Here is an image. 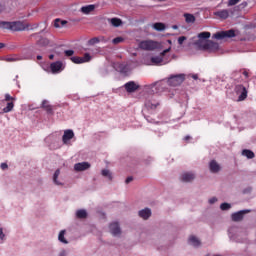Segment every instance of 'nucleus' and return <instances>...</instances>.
<instances>
[{"instance_id": "nucleus-27", "label": "nucleus", "mask_w": 256, "mask_h": 256, "mask_svg": "<svg viewBox=\"0 0 256 256\" xmlns=\"http://www.w3.org/2000/svg\"><path fill=\"white\" fill-rule=\"evenodd\" d=\"M153 29L156 31H165V25L161 22H157L153 25Z\"/></svg>"}, {"instance_id": "nucleus-59", "label": "nucleus", "mask_w": 256, "mask_h": 256, "mask_svg": "<svg viewBox=\"0 0 256 256\" xmlns=\"http://www.w3.org/2000/svg\"><path fill=\"white\" fill-rule=\"evenodd\" d=\"M168 43H171V40H168Z\"/></svg>"}, {"instance_id": "nucleus-56", "label": "nucleus", "mask_w": 256, "mask_h": 256, "mask_svg": "<svg viewBox=\"0 0 256 256\" xmlns=\"http://www.w3.org/2000/svg\"><path fill=\"white\" fill-rule=\"evenodd\" d=\"M54 58H55V55H53V54L49 56V59H51V60H53Z\"/></svg>"}, {"instance_id": "nucleus-17", "label": "nucleus", "mask_w": 256, "mask_h": 256, "mask_svg": "<svg viewBox=\"0 0 256 256\" xmlns=\"http://www.w3.org/2000/svg\"><path fill=\"white\" fill-rule=\"evenodd\" d=\"M195 179V174L193 173H184L181 176V181H183V183H191V181H193Z\"/></svg>"}, {"instance_id": "nucleus-19", "label": "nucleus", "mask_w": 256, "mask_h": 256, "mask_svg": "<svg viewBox=\"0 0 256 256\" xmlns=\"http://www.w3.org/2000/svg\"><path fill=\"white\" fill-rule=\"evenodd\" d=\"M189 243L193 245V247H201V240L196 236H190L188 239Z\"/></svg>"}, {"instance_id": "nucleus-8", "label": "nucleus", "mask_w": 256, "mask_h": 256, "mask_svg": "<svg viewBox=\"0 0 256 256\" xmlns=\"http://www.w3.org/2000/svg\"><path fill=\"white\" fill-rule=\"evenodd\" d=\"M229 13L233 15V9H223L214 12L215 17H218L219 19H229Z\"/></svg>"}, {"instance_id": "nucleus-16", "label": "nucleus", "mask_w": 256, "mask_h": 256, "mask_svg": "<svg viewBox=\"0 0 256 256\" xmlns=\"http://www.w3.org/2000/svg\"><path fill=\"white\" fill-rule=\"evenodd\" d=\"M138 215L139 217H141V219H144V221H147V219L151 217V209L149 208L142 209L138 212Z\"/></svg>"}, {"instance_id": "nucleus-34", "label": "nucleus", "mask_w": 256, "mask_h": 256, "mask_svg": "<svg viewBox=\"0 0 256 256\" xmlns=\"http://www.w3.org/2000/svg\"><path fill=\"white\" fill-rule=\"evenodd\" d=\"M81 58H82V63H89V61H91V54L85 53L84 57H81Z\"/></svg>"}, {"instance_id": "nucleus-21", "label": "nucleus", "mask_w": 256, "mask_h": 256, "mask_svg": "<svg viewBox=\"0 0 256 256\" xmlns=\"http://www.w3.org/2000/svg\"><path fill=\"white\" fill-rule=\"evenodd\" d=\"M81 11L84 13V15H89V13L95 11V5L83 6Z\"/></svg>"}, {"instance_id": "nucleus-46", "label": "nucleus", "mask_w": 256, "mask_h": 256, "mask_svg": "<svg viewBox=\"0 0 256 256\" xmlns=\"http://www.w3.org/2000/svg\"><path fill=\"white\" fill-rule=\"evenodd\" d=\"M0 239H1V241H3V239H5V234L3 233L2 228H0Z\"/></svg>"}, {"instance_id": "nucleus-9", "label": "nucleus", "mask_w": 256, "mask_h": 256, "mask_svg": "<svg viewBox=\"0 0 256 256\" xmlns=\"http://www.w3.org/2000/svg\"><path fill=\"white\" fill-rule=\"evenodd\" d=\"M169 51H171V48H168L166 50H164L160 56H154L151 58V62L154 63V65H159L161 63H163V57H165V55H167V53H169Z\"/></svg>"}, {"instance_id": "nucleus-44", "label": "nucleus", "mask_w": 256, "mask_h": 256, "mask_svg": "<svg viewBox=\"0 0 256 256\" xmlns=\"http://www.w3.org/2000/svg\"><path fill=\"white\" fill-rule=\"evenodd\" d=\"M248 3L246 1L242 2L239 7L240 9H245V7H247Z\"/></svg>"}, {"instance_id": "nucleus-58", "label": "nucleus", "mask_w": 256, "mask_h": 256, "mask_svg": "<svg viewBox=\"0 0 256 256\" xmlns=\"http://www.w3.org/2000/svg\"><path fill=\"white\" fill-rule=\"evenodd\" d=\"M2 47H3V43H0V49H2Z\"/></svg>"}, {"instance_id": "nucleus-36", "label": "nucleus", "mask_w": 256, "mask_h": 256, "mask_svg": "<svg viewBox=\"0 0 256 256\" xmlns=\"http://www.w3.org/2000/svg\"><path fill=\"white\" fill-rule=\"evenodd\" d=\"M230 207H231V204H229V203H222V204L220 205V209H221L222 211H227V210H229Z\"/></svg>"}, {"instance_id": "nucleus-1", "label": "nucleus", "mask_w": 256, "mask_h": 256, "mask_svg": "<svg viewBox=\"0 0 256 256\" xmlns=\"http://www.w3.org/2000/svg\"><path fill=\"white\" fill-rule=\"evenodd\" d=\"M196 45L203 51H208L209 53H215V51H219V44L211 40H198Z\"/></svg>"}, {"instance_id": "nucleus-37", "label": "nucleus", "mask_w": 256, "mask_h": 256, "mask_svg": "<svg viewBox=\"0 0 256 256\" xmlns=\"http://www.w3.org/2000/svg\"><path fill=\"white\" fill-rule=\"evenodd\" d=\"M240 1L241 0H229L227 6L233 7V6L237 5V3H239Z\"/></svg>"}, {"instance_id": "nucleus-11", "label": "nucleus", "mask_w": 256, "mask_h": 256, "mask_svg": "<svg viewBox=\"0 0 256 256\" xmlns=\"http://www.w3.org/2000/svg\"><path fill=\"white\" fill-rule=\"evenodd\" d=\"M127 93H135L141 87L139 84L135 83L134 81L128 82L124 85Z\"/></svg>"}, {"instance_id": "nucleus-31", "label": "nucleus", "mask_w": 256, "mask_h": 256, "mask_svg": "<svg viewBox=\"0 0 256 256\" xmlns=\"http://www.w3.org/2000/svg\"><path fill=\"white\" fill-rule=\"evenodd\" d=\"M38 45H40V47H47V45H49V39L47 38H41L38 41Z\"/></svg>"}, {"instance_id": "nucleus-29", "label": "nucleus", "mask_w": 256, "mask_h": 256, "mask_svg": "<svg viewBox=\"0 0 256 256\" xmlns=\"http://www.w3.org/2000/svg\"><path fill=\"white\" fill-rule=\"evenodd\" d=\"M42 107L47 111V113H52L53 112V108H51V105H49L47 100L43 101Z\"/></svg>"}, {"instance_id": "nucleus-55", "label": "nucleus", "mask_w": 256, "mask_h": 256, "mask_svg": "<svg viewBox=\"0 0 256 256\" xmlns=\"http://www.w3.org/2000/svg\"><path fill=\"white\" fill-rule=\"evenodd\" d=\"M172 29H179V26L173 25V26H172Z\"/></svg>"}, {"instance_id": "nucleus-22", "label": "nucleus", "mask_w": 256, "mask_h": 256, "mask_svg": "<svg viewBox=\"0 0 256 256\" xmlns=\"http://www.w3.org/2000/svg\"><path fill=\"white\" fill-rule=\"evenodd\" d=\"M186 23H194L195 22V16L193 14L186 13L184 14Z\"/></svg>"}, {"instance_id": "nucleus-15", "label": "nucleus", "mask_w": 256, "mask_h": 256, "mask_svg": "<svg viewBox=\"0 0 256 256\" xmlns=\"http://www.w3.org/2000/svg\"><path fill=\"white\" fill-rule=\"evenodd\" d=\"M209 169L211 173H219V171H221V165L215 160H211L209 163Z\"/></svg>"}, {"instance_id": "nucleus-20", "label": "nucleus", "mask_w": 256, "mask_h": 256, "mask_svg": "<svg viewBox=\"0 0 256 256\" xmlns=\"http://www.w3.org/2000/svg\"><path fill=\"white\" fill-rule=\"evenodd\" d=\"M87 210L85 209H80L76 211V217L77 219H87Z\"/></svg>"}, {"instance_id": "nucleus-6", "label": "nucleus", "mask_w": 256, "mask_h": 256, "mask_svg": "<svg viewBox=\"0 0 256 256\" xmlns=\"http://www.w3.org/2000/svg\"><path fill=\"white\" fill-rule=\"evenodd\" d=\"M110 233L114 237H120L122 231H121V226L119 225V222H112L109 225Z\"/></svg>"}, {"instance_id": "nucleus-10", "label": "nucleus", "mask_w": 256, "mask_h": 256, "mask_svg": "<svg viewBox=\"0 0 256 256\" xmlns=\"http://www.w3.org/2000/svg\"><path fill=\"white\" fill-rule=\"evenodd\" d=\"M27 26L21 21L11 22V31H25Z\"/></svg>"}, {"instance_id": "nucleus-60", "label": "nucleus", "mask_w": 256, "mask_h": 256, "mask_svg": "<svg viewBox=\"0 0 256 256\" xmlns=\"http://www.w3.org/2000/svg\"><path fill=\"white\" fill-rule=\"evenodd\" d=\"M159 1H166V0H159Z\"/></svg>"}, {"instance_id": "nucleus-42", "label": "nucleus", "mask_w": 256, "mask_h": 256, "mask_svg": "<svg viewBox=\"0 0 256 256\" xmlns=\"http://www.w3.org/2000/svg\"><path fill=\"white\" fill-rule=\"evenodd\" d=\"M146 105H147L150 109H157V105H159V104L153 105L151 102H147Z\"/></svg>"}, {"instance_id": "nucleus-23", "label": "nucleus", "mask_w": 256, "mask_h": 256, "mask_svg": "<svg viewBox=\"0 0 256 256\" xmlns=\"http://www.w3.org/2000/svg\"><path fill=\"white\" fill-rule=\"evenodd\" d=\"M211 37V32H201L198 34L199 41H203V39H209Z\"/></svg>"}, {"instance_id": "nucleus-13", "label": "nucleus", "mask_w": 256, "mask_h": 256, "mask_svg": "<svg viewBox=\"0 0 256 256\" xmlns=\"http://www.w3.org/2000/svg\"><path fill=\"white\" fill-rule=\"evenodd\" d=\"M50 69L52 73H61V71H63V62L61 61L53 62L50 65Z\"/></svg>"}, {"instance_id": "nucleus-2", "label": "nucleus", "mask_w": 256, "mask_h": 256, "mask_svg": "<svg viewBox=\"0 0 256 256\" xmlns=\"http://www.w3.org/2000/svg\"><path fill=\"white\" fill-rule=\"evenodd\" d=\"M138 47L143 51H155L159 47V43L153 40H143L139 42Z\"/></svg>"}, {"instance_id": "nucleus-45", "label": "nucleus", "mask_w": 256, "mask_h": 256, "mask_svg": "<svg viewBox=\"0 0 256 256\" xmlns=\"http://www.w3.org/2000/svg\"><path fill=\"white\" fill-rule=\"evenodd\" d=\"M5 101H13V97H11V95H9V94H6L5 95Z\"/></svg>"}, {"instance_id": "nucleus-5", "label": "nucleus", "mask_w": 256, "mask_h": 256, "mask_svg": "<svg viewBox=\"0 0 256 256\" xmlns=\"http://www.w3.org/2000/svg\"><path fill=\"white\" fill-rule=\"evenodd\" d=\"M236 94L239 95L238 101H245L247 99V88L243 85H237L235 87Z\"/></svg>"}, {"instance_id": "nucleus-54", "label": "nucleus", "mask_w": 256, "mask_h": 256, "mask_svg": "<svg viewBox=\"0 0 256 256\" xmlns=\"http://www.w3.org/2000/svg\"><path fill=\"white\" fill-rule=\"evenodd\" d=\"M243 75H245V77H249V73H247L246 71L243 72Z\"/></svg>"}, {"instance_id": "nucleus-3", "label": "nucleus", "mask_w": 256, "mask_h": 256, "mask_svg": "<svg viewBox=\"0 0 256 256\" xmlns=\"http://www.w3.org/2000/svg\"><path fill=\"white\" fill-rule=\"evenodd\" d=\"M232 37H235V30H227V31H220L213 34L212 38L217 39L218 41H221V39H231Z\"/></svg>"}, {"instance_id": "nucleus-18", "label": "nucleus", "mask_w": 256, "mask_h": 256, "mask_svg": "<svg viewBox=\"0 0 256 256\" xmlns=\"http://www.w3.org/2000/svg\"><path fill=\"white\" fill-rule=\"evenodd\" d=\"M108 23H110L112 27H121V25H123V20L120 18H109Z\"/></svg>"}, {"instance_id": "nucleus-52", "label": "nucleus", "mask_w": 256, "mask_h": 256, "mask_svg": "<svg viewBox=\"0 0 256 256\" xmlns=\"http://www.w3.org/2000/svg\"><path fill=\"white\" fill-rule=\"evenodd\" d=\"M192 77H193L195 80L199 79V76H197V74L192 75Z\"/></svg>"}, {"instance_id": "nucleus-39", "label": "nucleus", "mask_w": 256, "mask_h": 256, "mask_svg": "<svg viewBox=\"0 0 256 256\" xmlns=\"http://www.w3.org/2000/svg\"><path fill=\"white\" fill-rule=\"evenodd\" d=\"M66 57H73V55H75V51L73 50H66L64 51Z\"/></svg>"}, {"instance_id": "nucleus-38", "label": "nucleus", "mask_w": 256, "mask_h": 256, "mask_svg": "<svg viewBox=\"0 0 256 256\" xmlns=\"http://www.w3.org/2000/svg\"><path fill=\"white\" fill-rule=\"evenodd\" d=\"M89 45H95L97 43H99V38L95 37V38H92L88 41Z\"/></svg>"}, {"instance_id": "nucleus-48", "label": "nucleus", "mask_w": 256, "mask_h": 256, "mask_svg": "<svg viewBox=\"0 0 256 256\" xmlns=\"http://www.w3.org/2000/svg\"><path fill=\"white\" fill-rule=\"evenodd\" d=\"M7 167H9V166L7 165V163H2V164H1V169L5 170V169H7Z\"/></svg>"}, {"instance_id": "nucleus-40", "label": "nucleus", "mask_w": 256, "mask_h": 256, "mask_svg": "<svg viewBox=\"0 0 256 256\" xmlns=\"http://www.w3.org/2000/svg\"><path fill=\"white\" fill-rule=\"evenodd\" d=\"M185 41H187V38L185 36H181L178 38L179 45H183V43H185Z\"/></svg>"}, {"instance_id": "nucleus-32", "label": "nucleus", "mask_w": 256, "mask_h": 256, "mask_svg": "<svg viewBox=\"0 0 256 256\" xmlns=\"http://www.w3.org/2000/svg\"><path fill=\"white\" fill-rule=\"evenodd\" d=\"M13 107H14L13 101L8 102L7 106L3 109L4 113H9V111H13Z\"/></svg>"}, {"instance_id": "nucleus-41", "label": "nucleus", "mask_w": 256, "mask_h": 256, "mask_svg": "<svg viewBox=\"0 0 256 256\" xmlns=\"http://www.w3.org/2000/svg\"><path fill=\"white\" fill-rule=\"evenodd\" d=\"M54 27H56L57 29H59V27H61V19L57 18L54 21Z\"/></svg>"}, {"instance_id": "nucleus-49", "label": "nucleus", "mask_w": 256, "mask_h": 256, "mask_svg": "<svg viewBox=\"0 0 256 256\" xmlns=\"http://www.w3.org/2000/svg\"><path fill=\"white\" fill-rule=\"evenodd\" d=\"M59 256H67V251L62 250V251L59 253Z\"/></svg>"}, {"instance_id": "nucleus-33", "label": "nucleus", "mask_w": 256, "mask_h": 256, "mask_svg": "<svg viewBox=\"0 0 256 256\" xmlns=\"http://www.w3.org/2000/svg\"><path fill=\"white\" fill-rule=\"evenodd\" d=\"M123 41H125V38L123 37H116L112 40V43L114 45H119V43H123Z\"/></svg>"}, {"instance_id": "nucleus-53", "label": "nucleus", "mask_w": 256, "mask_h": 256, "mask_svg": "<svg viewBox=\"0 0 256 256\" xmlns=\"http://www.w3.org/2000/svg\"><path fill=\"white\" fill-rule=\"evenodd\" d=\"M37 59H38V61H41V59H43V56L38 55V56H37Z\"/></svg>"}, {"instance_id": "nucleus-25", "label": "nucleus", "mask_w": 256, "mask_h": 256, "mask_svg": "<svg viewBox=\"0 0 256 256\" xmlns=\"http://www.w3.org/2000/svg\"><path fill=\"white\" fill-rule=\"evenodd\" d=\"M58 240H59L61 243H64L65 245H67V243H69V242L67 241V239H65V230L60 231L59 236H58Z\"/></svg>"}, {"instance_id": "nucleus-35", "label": "nucleus", "mask_w": 256, "mask_h": 256, "mask_svg": "<svg viewBox=\"0 0 256 256\" xmlns=\"http://www.w3.org/2000/svg\"><path fill=\"white\" fill-rule=\"evenodd\" d=\"M72 63L81 64L83 63V58L79 56H75L71 58Z\"/></svg>"}, {"instance_id": "nucleus-57", "label": "nucleus", "mask_w": 256, "mask_h": 256, "mask_svg": "<svg viewBox=\"0 0 256 256\" xmlns=\"http://www.w3.org/2000/svg\"><path fill=\"white\" fill-rule=\"evenodd\" d=\"M189 139H191V136H186L185 137V141H189Z\"/></svg>"}, {"instance_id": "nucleus-30", "label": "nucleus", "mask_w": 256, "mask_h": 256, "mask_svg": "<svg viewBox=\"0 0 256 256\" xmlns=\"http://www.w3.org/2000/svg\"><path fill=\"white\" fill-rule=\"evenodd\" d=\"M59 175H61V170L57 169L53 176V181H54L55 185H61V182L57 181Z\"/></svg>"}, {"instance_id": "nucleus-43", "label": "nucleus", "mask_w": 256, "mask_h": 256, "mask_svg": "<svg viewBox=\"0 0 256 256\" xmlns=\"http://www.w3.org/2000/svg\"><path fill=\"white\" fill-rule=\"evenodd\" d=\"M132 181H133V176H130V177L126 178L125 183H126V185H129V183H131Z\"/></svg>"}, {"instance_id": "nucleus-47", "label": "nucleus", "mask_w": 256, "mask_h": 256, "mask_svg": "<svg viewBox=\"0 0 256 256\" xmlns=\"http://www.w3.org/2000/svg\"><path fill=\"white\" fill-rule=\"evenodd\" d=\"M209 203H210L211 205H213V203H217V198H216V197L211 198V199L209 200Z\"/></svg>"}, {"instance_id": "nucleus-51", "label": "nucleus", "mask_w": 256, "mask_h": 256, "mask_svg": "<svg viewBox=\"0 0 256 256\" xmlns=\"http://www.w3.org/2000/svg\"><path fill=\"white\" fill-rule=\"evenodd\" d=\"M5 11V7L0 4V13H3Z\"/></svg>"}, {"instance_id": "nucleus-24", "label": "nucleus", "mask_w": 256, "mask_h": 256, "mask_svg": "<svg viewBox=\"0 0 256 256\" xmlns=\"http://www.w3.org/2000/svg\"><path fill=\"white\" fill-rule=\"evenodd\" d=\"M103 177H107V179H109V181H113V175L111 174V171L104 169L101 172Z\"/></svg>"}, {"instance_id": "nucleus-12", "label": "nucleus", "mask_w": 256, "mask_h": 256, "mask_svg": "<svg viewBox=\"0 0 256 256\" xmlns=\"http://www.w3.org/2000/svg\"><path fill=\"white\" fill-rule=\"evenodd\" d=\"M87 169H91V164L89 162H82L74 165V171L77 172L87 171Z\"/></svg>"}, {"instance_id": "nucleus-4", "label": "nucleus", "mask_w": 256, "mask_h": 256, "mask_svg": "<svg viewBox=\"0 0 256 256\" xmlns=\"http://www.w3.org/2000/svg\"><path fill=\"white\" fill-rule=\"evenodd\" d=\"M185 81V74L173 75L168 78V85L171 87H177Z\"/></svg>"}, {"instance_id": "nucleus-28", "label": "nucleus", "mask_w": 256, "mask_h": 256, "mask_svg": "<svg viewBox=\"0 0 256 256\" xmlns=\"http://www.w3.org/2000/svg\"><path fill=\"white\" fill-rule=\"evenodd\" d=\"M242 155L247 157V159H253V157H255V153H253L251 150H243Z\"/></svg>"}, {"instance_id": "nucleus-26", "label": "nucleus", "mask_w": 256, "mask_h": 256, "mask_svg": "<svg viewBox=\"0 0 256 256\" xmlns=\"http://www.w3.org/2000/svg\"><path fill=\"white\" fill-rule=\"evenodd\" d=\"M0 29H8L9 31H11V22L9 21L0 22Z\"/></svg>"}, {"instance_id": "nucleus-50", "label": "nucleus", "mask_w": 256, "mask_h": 256, "mask_svg": "<svg viewBox=\"0 0 256 256\" xmlns=\"http://www.w3.org/2000/svg\"><path fill=\"white\" fill-rule=\"evenodd\" d=\"M60 25H61V27L67 25V21L66 20H62V21L60 20Z\"/></svg>"}, {"instance_id": "nucleus-14", "label": "nucleus", "mask_w": 256, "mask_h": 256, "mask_svg": "<svg viewBox=\"0 0 256 256\" xmlns=\"http://www.w3.org/2000/svg\"><path fill=\"white\" fill-rule=\"evenodd\" d=\"M75 137L73 130H65L64 135L62 136L63 143L67 144V141H71Z\"/></svg>"}, {"instance_id": "nucleus-7", "label": "nucleus", "mask_w": 256, "mask_h": 256, "mask_svg": "<svg viewBox=\"0 0 256 256\" xmlns=\"http://www.w3.org/2000/svg\"><path fill=\"white\" fill-rule=\"evenodd\" d=\"M247 213H251L250 210H241L239 212L233 213L231 215V219L232 221L239 223V221H241L243 219V217H245V215H247Z\"/></svg>"}]
</instances>
